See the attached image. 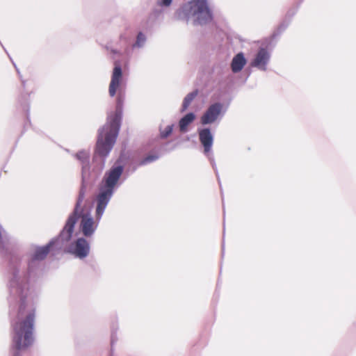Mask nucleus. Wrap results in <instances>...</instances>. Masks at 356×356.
I'll return each instance as SVG.
<instances>
[{
  "label": "nucleus",
  "instance_id": "obj_16",
  "mask_svg": "<svg viewBox=\"0 0 356 356\" xmlns=\"http://www.w3.org/2000/svg\"><path fill=\"white\" fill-rule=\"evenodd\" d=\"M173 125H168L165 127V130L161 132V136L162 138L168 137L172 131Z\"/></svg>",
  "mask_w": 356,
  "mask_h": 356
},
{
  "label": "nucleus",
  "instance_id": "obj_3",
  "mask_svg": "<svg viewBox=\"0 0 356 356\" xmlns=\"http://www.w3.org/2000/svg\"><path fill=\"white\" fill-rule=\"evenodd\" d=\"M122 172L123 167L115 165L105 174L95 200V220L89 213L83 214L81 216L80 230L85 236H92L97 229Z\"/></svg>",
  "mask_w": 356,
  "mask_h": 356
},
{
  "label": "nucleus",
  "instance_id": "obj_8",
  "mask_svg": "<svg viewBox=\"0 0 356 356\" xmlns=\"http://www.w3.org/2000/svg\"><path fill=\"white\" fill-rule=\"evenodd\" d=\"M270 58V54L268 50L264 48H261L252 60L251 65L260 70L266 71Z\"/></svg>",
  "mask_w": 356,
  "mask_h": 356
},
{
  "label": "nucleus",
  "instance_id": "obj_17",
  "mask_svg": "<svg viewBox=\"0 0 356 356\" xmlns=\"http://www.w3.org/2000/svg\"><path fill=\"white\" fill-rule=\"evenodd\" d=\"M172 0H160L159 4L161 6L168 7L171 5Z\"/></svg>",
  "mask_w": 356,
  "mask_h": 356
},
{
  "label": "nucleus",
  "instance_id": "obj_2",
  "mask_svg": "<svg viewBox=\"0 0 356 356\" xmlns=\"http://www.w3.org/2000/svg\"><path fill=\"white\" fill-rule=\"evenodd\" d=\"M124 88L125 81L123 78L121 66L119 63H115L109 84L108 93L111 97L117 95L116 108L114 113L108 115L107 122L99 131L93 158L94 161L97 160V156L104 159L115 143L120 127Z\"/></svg>",
  "mask_w": 356,
  "mask_h": 356
},
{
  "label": "nucleus",
  "instance_id": "obj_7",
  "mask_svg": "<svg viewBox=\"0 0 356 356\" xmlns=\"http://www.w3.org/2000/svg\"><path fill=\"white\" fill-rule=\"evenodd\" d=\"M69 251L80 259L88 256L90 251V245L88 241L83 238H79L71 245Z\"/></svg>",
  "mask_w": 356,
  "mask_h": 356
},
{
  "label": "nucleus",
  "instance_id": "obj_15",
  "mask_svg": "<svg viewBox=\"0 0 356 356\" xmlns=\"http://www.w3.org/2000/svg\"><path fill=\"white\" fill-rule=\"evenodd\" d=\"M157 159H158V156L156 155H149L141 161L140 164L145 165V164H147L149 163L156 161Z\"/></svg>",
  "mask_w": 356,
  "mask_h": 356
},
{
  "label": "nucleus",
  "instance_id": "obj_14",
  "mask_svg": "<svg viewBox=\"0 0 356 356\" xmlns=\"http://www.w3.org/2000/svg\"><path fill=\"white\" fill-rule=\"evenodd\" d=\"M146 41V37L143 33H139L137 35L136 41L134 45L136 47H142Z\"/></svg>",
  "mask_w": 356,
  "mask_h": 356
},
{
  "label": "nucleus",
  "instance_id": "obj_13",
  "mask_svg": "<svg viewBox=\"0 0 356 356\" xmlns=\"http://www.w3.org/2000/svg\"><path fill=\"white\" fill-rule=\"evenodd\" d=\"M196 96L195 92L189 93L184 99L181 111H184L190 105L191 102L193 100L195 97Z\"/></svg>",
  "mask_w": 356,
  "mask_h": 356
},
{
  "label": "nucleus",
  "instance_id": "obj_6",
  "mask_svg": "<svg viewBox=\"0 0 356 356\" xmlns=\"http://www.w3.org/2000/svg\"><path fill=\"white\" fill-rule=\"evenodd\" d=\"M222 108V106L220 103L211 105L201 117L202 124H207L214 122L221 115Z\"/></svg>",
  "mask_w": 356,
  "mask_h": 356
},
{
  "label": "nucleus",
  "instance_id": "obj_5",
  "mask_svg": "<svg viewBox=\"0 0 356 356\" xmlns=\"http://www.w3.org/2000/svg\"><path fill=\"white\" fill-rule=\"evenodd\" d=\"M175 17L202 25L211 21L212 13L207 0H191L176 11Z\"/></svg>",
  "mask_w": 356,
  "mask_h": 356
},
{
  "label": "nucleus",
  "instance_id": "obj_11",
  "mask_svg": "<svg viewBox=\"0 0 356 356\" xmlns=\"http://www.w3.org/2000/svg\"><path fill=\"white\" fill-rule=\"evenodd\" d=\"M55 243L54 241H51L46 246L36 248L33 254V259L34 260L43 259L49 252L50 248L52 247Z\"/></svg>",
  "mask_w": 356,
  "mask_h": 356
},
{
  "label": "nucleus",
  "instance_id": "obj_10",
  "mask_svg": "<svg viewBox=\"0 0 356 356\" xmlns=\"http://www.w3.org/2000/svg\"><path fill=\"white\" fill-rule=\"evenodd\" d=\"M246 64V59L243 53L237 54L232 59L231 67L233 72L236 73L243 68Z\"/></svg>",
  "mask_w": 356,
  "mask_h": 356
},
{
  "label": "nucleus",
  "instance_id": "obj_1",
  "mask_svg": "<svg viewBox=\"0 0 356 356\" xmlns=\"http://www.w3.org/2000/svg\"><path fill=\"white\" fill-rule=\"evenodd\" d=\"M11 292L19 296V305L16 317L13 321V342L15 348L13 356H19L17 351L25 350L33 342V325L35 313V305L27 298L29 287L24 279L15 275L10 282Z\"/></svg>",
  "mask_w": 356,
  "mask_h": 356
},
{
  "label": "nucleus",
  "instance_id": "obj_18",
  "mask_svg": "<svg viewBox=\"0 0 356 356\" xmlns=\"http://www.w3.org/2000/svg\"><path fill=\"white\" fill-rule=\"evenodd\" d=\"M104 164V159H102V160L101 161V168H102V167H103Z\"/></svg>",
  "mask_w": 356,
  "mask_h": 356
},
{
  "label": "nucleus",
  "instance_id": "obj_9",
  "mask_svg": "<svg viewBox=\"0 0 356 356\" xmlns=\"http://www.w3.org/2000/svg\"><path fill=\"white\" fill-rule=\"evenodd\" d=\"M200 140L204 147V152L209 153L212 147L213 137L209 129H202L198 131Z\"/></svg>",
  "mask_w": 356,
  "mask_h": 356
},
{
  "label": "nucleus",
  "instance_id": "obj_4",
  "mask_svg": "<svg viewBox=\"0 0 356 356\" xmlns=\"http://www.w3.org/2000/svg\"><path fill=\"white\" fill-rule=\"evenodd\" d=\"M74 156L80 162L82 167L83 184L79 192V195L76 204L74 212L69 217L64 229L60 233L59 238L57 240L58 241H68L70 239L74 225L76 222L77 216L80 212V205L84 199L86 193L84 182L87 178L89 170L90 152L89 150L82 149L74 155Z\"/></svg>",
  "mask_w": 356,
  "mask_h": 356
},
{
  "label": "nucleus",
  "instance_id": "obj_12",
  "mask_svg": "<svg viewBox=\"0 0 356 356\" xmlns=\"http://www.w3.org/2000/svg\"><path fill=\"white\" fill-rule=\"evenodd\" d=\"M195 119V115L193 113H189L184 116L179 122V129L181 132H186L188 131V126L193 122Z\"/></svg>",
  "mask_w": 356,
  "mask_h": 356
}]
</instances>
